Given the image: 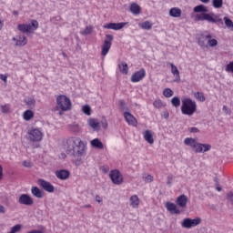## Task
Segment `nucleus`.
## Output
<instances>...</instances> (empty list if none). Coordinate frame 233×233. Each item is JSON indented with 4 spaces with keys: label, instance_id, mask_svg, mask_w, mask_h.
<instances>
[{
    "label": "nucleus",
    "instance_id": "1",
    "mask_svg": "<svg viewBox=\"0 0 233 233\" xmlns=\"http://www.w3.org/2000/svg\"><path fill=\"white\" fill-rule=\"evenodd\" d=\"M65 147L66 154L74 156L75 157H81L85 153V143L79 137L68 138Z\"/></svg>",
    "mask_w": 233,
    "mask_h": 233
},
{
    "label": "nucleus",
    "instance_id": "2",
    "mask_svg": "<svg viewBox=\"0 0 233 233\" xmlns=\"http://www.w3.org/2000/svg\"><path fill=\"white\" fill-rule=\"evenodd\" d=\"M181 112L184 116H194L198 112V104L191 98L182 100Z\"/></svg>",
    "mask_w": 233,
    "mask_h": 233
},
{
    "label": "nucleus",
    "instance_id": "3",
    "mask_svg": "<svg viewBox=\"0 0 233 233\" xmlns=\"http://www.w3.org/2000/svg\"><path fill=\"white\" fill-rule=\"evenodd\" d=\"M195 21H207L208 23H212L213 25H223V19L219 18L214 13L197 14L195 15Z\"/></svg>",
    "mask_w": 233,
    "mask_h": 233
},
{
    "label": "nucleus",
    "instance_id": "4",
    "mask_svg": "<svg viewBox=\"0 0 233 233\" xmlns=\"http://www.w3.org/2000/svg\"><path fill=\"white\" fill-rule=\"evenodd\" d=\"M56 104L62 112H66L72 108L70 98L65 95H60L56 97Z\"/></svg>",
    "mask_w": 233,
    "mask_h": 233
},
{
    "label": "nucleus",
    "instance_id": "5",
    "mask_svg": "<svg viewBox=\"0 0 233 233\" xmlns=\"http://www.w3.org/2000/svg\"><path fill=\"white\" fill-rule=\"evenodd\" d=\"M28 137L32 143H37L43 139V132L39 128H32L28 131Z\"/></svg>",
    "mask_w": 233,
    "mask_h": 233
},
{
    "label": "nucleus",
    "instance_id": "6",
    "mask_svg": "<svg viewBox=\"0 0 233 233\" xmlns=\"http://www.w3.org/2000/svg\"><path fill=\"white\" fill-rule=\"evenodd\" d=\"M112 41H114V35H106L104 44L102 45L101 56H106V54L110 52V48H112Z\"/></svg>",
    "mask_w": 233,
    "mask_h": 233
},
{
    "label": "nucleus",
    "instance_id": "7",
    "mask_svg": "<svg viewBox=\"0 0 233 233\" xmlns=\"http://www.w3.org/2000/svg\"><path fill=\"white\" fill-rule=\"evenodd\" d=\"M109 177L114 185H121V183H123V175H121V172L117 169L111 170Z\"/></svg>",
    "mask_w": 233,
    "mask_h": 233
},
{
    "label": "nucleus",
    "instance_id": "8",
    "mask_svg": "<svg viewBox=\"0 0 233 233\" xmlns=\"http://www.w3.org/2000/svg\"><path fill=\"white\" fill-rule=\"evenodd\" d=\"M208 39H212V35H204L201 34L197 37L198 44L202 47V48H208Z\"/></svg>",
    "mask_w": 233,
    "mask_h": 233
},
{
    "label": "nucleus",
    "instance_id": "9",
    "mask_svg": "<svg viewBox=\"0 0 233 233\" xmlns=\"http://www.w3.org/2000/svg\"><path fill=\"white\" fill-rule=\"evenodd\" d=\"M145 76H147V71H145V68H141L132 75L131 81L132 83H139V81L144 79Z\"/></svg>",
    "mask_w": 233,
    "mask_h": 233
},
{
    "label": "nucleus",
    "instance_id": "10",
    "mask_svg": "<svg viewBox=\"0 0 233 233\" xmlns=\"http://www.w3.org/2000/svg\"><path fill=\"white\" fill-rule=\"evenodd\" d=\"M37 183L42 188H44L46 190V192L52 193V192H54V190H56V187H54V185H52V183H50L43 178L38 179Z\"/></svg>",
    "mask_w": 233,
    "mask_h": 233
},
{
    "label": "nucleus",
    "instance_id": "11",
    "mask_svg": "<svg viewBox=\"0 0 233 233\" xmlns=\"http://www.w3.org/2000/svg\"><path fill=\"white\" fill-rule=\"evenodd\" d=\"M166 208L167 212H169L173 216H179V214H181V209L177 208V204H174L172 202H167Z\"/></svg>",
    "mask_w": 233,
    "mask_h": 233
},
{
    "label": "nucleus",
    "instance_id": "12",
    "mask_svg": "<svg viewBox=\"0 0 233 233\" xmlns=\"http://www.w3.org/2000/svg\"><path fill=\"white\" fill-rule=\"evenodd\" d=\"M187 203L188 197H187V195H180L176 199V205L179 207V208H187Z\"/></svg>",
    "mask_w": 233,
    "mask_h": 233
},
{
    "label": "nucleus",
    "instance_id": "13",
    "mask_svg": "<svg viewBox=\"0 0 233 233\" xmlns=\"http://www.w3.org/2000/svg\"><path fill=\"white\" fill-rule=\"evenodd\" d=\"M18 203H20V205H26L27 207H30L34 205V199L27 194H23L19 197Z\"/></svg>",
    "mask_w": 233,
    "mask_h": 233
},
{
    "label": "nucleus",
    "instance_id": "14",
    "mask_svg": "<svg viewBox=\"0 0 233 233\" xmlns=\"http://www.w3.org/2000/svg\"><path fill=\"white\" fill-rule=\"evenodd\" d=\"M211 148H212V146H210L209 144L197 143L196 147L193 150L197 154H199L201 152H208V150H210Z\"/></svg>",
    "mask_w": 233,
    "mask_h": 233
},
{
    "label": "nucleus",
    "instance_id": "15",
    "mask_svg": "<svg viewBox=\"0 0 233 233\" xmlns=\"http://www.w3.org/2000/svg\"><path fill=\"white\" fill-rule=\"evenodd\" d=\"M125 26H127V23H108L104 25V28H106L107 30H121L122 28H125Z\"/></svg>",
    "mask_w": 233,
    "mask_h": 233
},
{
    "label": "nucleus",
    "instance_id": "16",
    "mask_svg": "<svg viewBox=\"0 0 233 233\" xmlns=\"http://www.w3.org/2000/svg\"><path fill=\"white\" fill-rule=\"evenodd\" d=\"M124 117L128 125H131L132 127H137V119H136L135 116L129 112H125Z\"/></svg>",
    "mask_w": 233,
    "mask_h": 233
},
{
    "label": "nucleus",
    "instance_id": "17",
    "mask_svg": "<svg viewBox=\"0 0 233 233\" xmlns=\"http://www.w3.org/2000/svg\"><path fill=\"white\" fill-rule=\"evenodd\" d=\"M13 41H15V46H25L28 43V38L25 35H17Z\"/></svg>",
    "mask_w": 233,
    "mask_h": 233
},
{
    "label": "nucleus",
    "instance_id": "18",
    "mask_svg": "<svg viewBox=\"0 0 233 233\" xmlns=\"http://www.w3.org/2000/svg\"><path fill=\"white\" fill-rule=\"evenodd\" d=\"M56 177H58V179H68V177H70V171L66 170V169H61V170H57L56 171Z\"/></svg>",
    "mask_w": 233,
    "mask_h": 233
},
{
    "label": "nucleus",
    "instance_id": "19",
    "mask_svg": "<svg viewBox=\"0 0 233 233\" xmlns=\"http://www.w3.org/2000/svg\"><path fill=\"white\" fill-rule=\"evenodd\" d=\"M171 67V73L173 76H175L176 79L174 80L176 83H179L181 81V76H179V70L177 69V66H176L174 64L170 63Z\"/></svg>",
    "mask_w": 233,
    "mask_h": 233
},
{
    "label": "nucleus",
    "instance_id": "20",
    "mask_svg": "<svg viewBox=\"0 0 233 233\" xmlns=\"http://www.w3.org/2000/svg\"><path fill=\"white\" fill-rule=\"evenodd\" d=\"M90 145L93 148H97L98 150H103L105 148L103 142H101L99 138H95L91 140Z\"/></svg>",
    "mask_w": 233,
    "mask_h": 233
},
{
    "label": "nucleus",
    "instance_id": "21",
    "mask_svg": "<svg viewBox=\"0 0 233 233\" xmlns=\"http://www.w3.org/2000/svg\"><path fill=\"white\" fill-rule=\"evenodd\" d=\"M17 28L23 34H28V33L32 32V25H30L19 24L17 25Z\"/></svg>",
    "mask_w": 233,
    "mask_h": 233
},
{
    "label": "nucleus",
    "instance_id": "22",
    "mask_svg": "<svg viewBox=\"0 0 233 233\" xmlns=\"http://www.w3.org/2000/svg\"><path fill=\"white\" fill-rule=\"evenodd\" d=\"M193 11L195 14H205L208 13V7L204 5H198L194 7Z\"/></svg>",
    "mask_w": 233,
    "mask_h": 233
},
{
    "label": "nucleus",
    "instance_id": "23",
    "mask_svg": "<svg viewBox=\"0 0 233 233\" xmlns=\"http://www.w3.org/2000/svg\"><path fill=\"white\" fill-rule=\"evenodd\" d=\"M184 143L187 147H191V148H193L194 150L196 148V146L198 145V140L196 138L187 137L185 138Z\"/></svg>",
    "mask_w": 233,
    "mask_h": 233
},
{
    "label": "nucleus",
    "instance_id": "24",
    "mask_svg": "<svg viewBox=\"0 0 233 233\" xmlns=\"http://www.w3.org/2000/svg\"><path fill=\"white\" fill-rule=\"evenodd\" d=\"M129 10L134 15H139L141 14V6L136 3L131 4Z\"/></svg>",
    "mask_w": 233,
    "mask_h": 233
},
{
    "label": "nucleus",
    "instance_id": "25",
    "mask_svg": "<svg viewBox=\"0 0 233 233\" xmlns=\"http://www.w3.org/2000/svg\"><path fill=\"white\" fill-rule=\"evenodd\" d=\"M144 139L149 143V145H154V135L152 131L146 130L144 133Z\"/></svg>",
    "mask_w": 233,
    "mask_h": 233
},
{
    "label": "nucleus",
    "instance_id": "26",
    "mask_svg": "<svg viewBox=\"0 0 233 233\" xmlns=\"http://www.w3.org/2000/svg\"><path fill=\"white\" fill-rule=\"evenodd\" d=\"M182 11L178 7H172L169 10L170 17H181Z\"/></svg>",
    "mask_w": 233,
    "mask_h": 233
},
{
    "label": "nucleus",
    "instance_id": "27",
    "mask_svg": "<svg viewBox=\"0 0 233 233\" xmlns=\"http://www.w3.org/2000/svg\"><path fill=\"white\" fill-rule=\"evenodd\" d=\"M31 192L35 198H38L39 199L43 198V190L39 189L37 187H32Z\"/></svg>",
    "mask_w": 233,
    "mask_h": 233
},
{
    "label": "nucleus",
    "instance_id": "28",
    "mask_svg": "<svg viewBox=\"0 0 233 233\" xmlns=\"http://www.w3.org/2000/svg\"><path fill=\"white\" fill-rule=\"evenodd\" d=\"M25 103L27 105L29 110H34V108H35V100L34 97L25 98Z\"/></svg>",
    "mask_w": 233,
    "mask_h": 233
},
{
    "label": "nucleus",
    "instance_id": "29",
    "mask_svg": "<svg viewBox=\"0 0 233 233\" xmlns=\"http://www.w3.org/2000/svg\"><path fill=\"white\" fill-rule=\"evenodd\" d=\"M129 201L133 208H137V207H139V198L137 197V195H133L130 198Z\"/></svg>",
    "mask_w": 233,
    "mask_h": 233
},
{
    "label": "nucleus",
    "instance_id": "30",
    "mask_svg": "<svg viewBox=\"0 0 233 233\" xmlns=\"http://www.w3.org/2000/svg\"><path fill=\"white\" fill-rule=\"evenodd\" d=\"M23 117L25 121H30L31 119H34V111L27 109L24 112Z\"/></svg>",
    "mask_w": 233,
    "mask_h": 233
},
{
    "label": "nucleus",
    "instance_id": "31",
    "mask_svg": "<svg viewBox=\"0 0 233 233\" xmlns=\"http://www.w3.org/2000/svg\"><path fill=\"white\" fill-rule=\"evenodd\" d=\"M88 125L93 130H99V122L94 118L88 120Z\"/></svg>",
    "mask_w": 233,
    "mask_h": 233
},
{
    "label": "nucleus",
    "instance_id": "32",
    "mask_svg": "<svg viewBox=\"0 0 233 233\" xmlns=\"http://www.w3.org/2000/svg\"><path fill=\"white\" fill-rule=\"evenodd\" d=\"M119 70L121 74L127 76L128 74V65L126 62H122L121 65H119Z\"/></svg>",
    "mask_w": 233,
    "mask_h": 233
},
{
    "label": "nucleus",
    "instance_id": "33",
    "mask_svg": "<svg viewBox=\"0 0 233 233\" xmlns=\"http://www.w3.org/2000/svg\"><path fill=\"white\" fill-rule=\"evenodd\" d=\"M143 30H152V24L149 21L138 24Z\"/></svg>",
    "mask_w": 233,
    "mask_h": 233
},
{
    "label": "nucleus",
    "instance_id": "34",
    "mask_svg": "<svg viewBox=\"0 0 233 233\" xmlns=\"http://www.w3.org/2000/svg\"><path fill=\"white\" fill-rule=\"evenodd\" d=\"M194 97H196V99H198V101H200L201 103H204V101H207V97H205V94L201 92L195 93Z\"/></svg>",
    "mask_w": 233,
    "mask_h": 233
},
{
    "label": "nucleus",
    "instance_id": "35",
    "mask_svg": "<svg viewBox=\"0 0 233 233\" xmlns=\"http://www.w3.org/2000/svg\"><path fill=\"white\" fill-rule=\"evenodd\" d=\"M182 227L183 228H192V223H191V218H185L182 221Z\"/></svg>",
    "mask_w": 233,
    "mask_h": 233
},
{
    "label": "nucleus",
    "instance_id": "36",
    "mask_svg": "<svg viewBox=\"0 0 233 233\" xmlns=\"http://www.w3.org/2000/svg\"><path fill=\"white\" fill-rule=\"evenodd\" d=\"M171 105H173V106L177 108L178 106H181V99H179V97H177V96L173 97L171 99Z\"/></svg>",
    "mask_w": 233,
    "mask_h": 233
},
{
    "label": "nucleus",
    "instance_id": "37",
    "mask_svg": "<svg viewBox=\"0 0 233 233\" xmlns=\"http://www.w3.org/2000/svg\"><path fill=\"white\" fill-rule=\"evenodd\" d=\"M82 112H84L86 116H90L92 114V108L88 105L83 106Z\"/></svg>",
    "mask_w": 233,
    "mask_h": 233
},
{
    "label": "nucleus",
    "instance_id": "38",
    "mask_svg": "<svg viewBox=\"0 0 233 233\" xmlns=\"http://www.w3.org/2000/svg\"><path fill=\"white\" fill-rule=\"evenodd\" d=\"M212 5L214 8H222L223 7V0H213Z\"/></svg>",
    "mask_w": 233,
    "mask_h": 233
},
{
    "label": "nucleus",
    "instance_id": "39",
    "mask_svg": "<svg viewBox=\"0 0 233 233\" xmlns=\"http://www.w3.org/2000/svg\"><path fill=\"white\" fill-rule=\"evenodd\" d=\"M224 22H225L226 26H228V28H230L231 30H233V22L230 18L225 16Z\"/></svg>",
    "mask_w": 233,
    "mask_h": 233
},
{
    "label": "nucleus",
    "instance_id": "40",
    "mask_svg": "<svg viewBox=\"0 0 233 233\" xmlns=\"http://www.w3.org/2000/svg\"><path fill=\"white\" fill-rule=\"evenodd\" d=\"M163 96H165V97H172V96H174V91L170 88H166L163 91Z\"/></svg>",
    "mask_w": 233,
    "mask_h": 233
},
{
    "label": "nucleus",
    "instance_id": "41",
    "mask_svg": "<svg viewBox=\"0 0 233 233\" xmlns=\"http://www.w3.org/2000/svg\"><path fill=\"white\" fill-rule=\"evenodd\" d=\"M208 46H211V48H214V46H218V40L216 39H212V38H208Z\"/></svg>",
    "mask_w": 233,
    "mask_h": 233
},
{
    "label": "nucleus",
    "instance_id": "42",
    "mask_svg": "<svg viewBox=\"0 0 233 233\" xmlns=\"http://www.w3.org/2000/svg\"><path fill=\"white\" fill-rule=\"evenodd\" d=\"M143 179H145L146 183H152L154 181V177L152 175H143Z\"/></svg>",
    "mask_w": 233,
    "mask_h": 233
},
{
    "label": "nucleus",
    "instance_id": "43",
    "mask_svg": "<svg viewBox=\"0 0 233 233\" xmlns=\"http://www.w3.org/2000/svg\"><path fill=\"white\" fill-rule=\"evenodd\" d=\"M2 114H8L10 112V106L9 105H2L0 106Z\"/></svg>",
    "mask_w": 233,
    "mask_h": 233
},
{
    "label": "nucleus",
    "instance_id": "44",
    "mask_svg": "<svg viewBox=\"0 0 233 233\" xmlns=\"http://www.w3.org/2000/svg\"><path fill=\"white\" fill-rule=\"evenodd\" d=\"M200 224H201V218H197L194 219L191 218V228L198 227V225H200Z\"/></svg>",
    "mask_w": 233,
    "mask_h": 233
},
{
    "label": "nucleus",
    "instance_id": "45",
    "mask_svg": "<svg viewBox=\"0 0 233 233\" xmlns=\"http://www.w3.org/2000/svg\"><path fill=\"white\" fill-rule=\"evenodd\" d=\"M30 26H32V32H34V30L39 28V22H37V20H32Z\"/></svg>",
    "mask_w": 233,
    "mask_h": 233
},
{
    "label": "nucleus",
    "instance_id": "46",
    "mask_svg": "<svg viewBox=\"0 0 233 233\" xmlns=\"http://www.w3.org/2000/svg\"><path fill=\"white\" fill-rule=\"evenodd\" d=\"M81 34L82 35H88V34H92V26H86Z\"/></svg>",
    "mask_w": 233,
    "mask_h": 233
},
{
    "label": "nucleus",
    "instance_id": "47",
    "mask_svg": "<svg viewBox=\"0 0 233 233\" xmlns=\"http://www.w3.org/2000/svg\"><path fill=\"white\" fill-rule=\"evenodd\" d=\"M23 167H25V168H32V167H34V165H32V162L28 161V160H25L22 163Z\"/></svg>",
    "mask_w": 233,
    "mask_h": 233
},
{
    "label": "nucleus",
    "instance_id": "48",
    "mask_svg": "<svg viewBox=\"0 0 233 233\" xmlns=\"http://www.w3.org/2000/svg\"><path fill=\"white\" fill-rule=\"evenodd\" d=\"M153 105L156 108H161V106H163V102L161 100H155Z\"/></svg>",
    "mask_w": 233,
    "mask_h": 233
},
{
    "label": "nucleus",
    "instance_id": "49",
    "mask_svg": "<svg viewBox=\"0 0 233 233\" xmlns=\"http://www.w3.org/2000/svg\"><path fill=\"white\" fill-rule=\"evenodd\" d=\"M227 199L231 205H233V192L230 191L227 194Z\"/></svg>",
    "mask_w": 233,
    "mask_h": 233
},
{
    "label": "nucleus",
    "instance_id": "50",
    "mask_svg": "<svg viewBox=\"0 0 233 233\" xmlns=\"http://www.w3.org/2000/svg\"><path fill=\"white\" fill-rule=\"evenodd\" d=\"M226 71L233 73V62H230L229 64L227 65Z\"/></svg>",
    "mask_w": 233,
    "mask_h": 233
},
{
    "label": "nucleus",
    "instance_id": "51",
    "mask_svg": "<svg viewBox=\"0 0 233 233\" xmlns=\"http://www.w3.org/2000/svg\"><path fill=\"white\" fill-rule=\"evenodd\" d=\"M173 179H174V176H172V175L167 176V185H168L170 187V185H172Z\"/></svg>",
    "mask_w": 233,
    "mask_h": 233
},
{
    "label": "nucleus",
    "instance_id": "52",
    "mask_svg": "<svg viewBox=\"0 0 233 233\" xmlns=\"http://www.w3.org/2000/svg\"><path fill=\"white\" fill-rule=\"evenodd\" d=\"M101 123H102L103 128H108V122H106V118H103Z\"/></svg>",
    "mask_w": 233,
    "mask_h": 233
},
{
    "label": "nucleus",
    "instance_id": "53",
    "mask_svg": "<svg viewBox=\"0 0 233 233\" xmlns=\"http://www.w3.org/2000/svg\"><path fill=\"white\" fill-rule=\"evenodd\" d=\"M189 132L191 134H198V132H199V129L198 127H190Z\"/></svg>",
    "mask_w": 233,
    "mask_h": 233
},
{
    "label": "nucleus",
    "instance_id": "54",
    "mask_svg": "<svg viewBox=\"0 0 233 233\" xmlns=\"http://www.w3.org/2000/svg\"><path fill=\"white\" fill-rule=\"evenodd\" d=\"M5 213H6V208L3 205H0V214H5Z\"/></svg>",
    "mask_w": 233,
    "mask_h": 233
},
{
    "label": "nucleus",
    "instance_id": "55",
    "mask_svg": "<svg viewBox=\"0 0 233 233\" xmlns=\"http://www.w3.org/2000/svg\"><path fill=\"white\" fill-rule=\"evenodd\" d=\"M96 201L97 203H103V198L99 195H96Z\"/></svg>",
    "mask_w": 233,
    "mask_h": 233
},
{
    "label": "nucleus",
    "instance_id": "56",
    "mask_svg": "<svg viewBox=\"0 0 233 233\" xmlns=\"http://www.w3.org/2000/svg\"><path fill=\"white\" fill-rule=\"evenodd\" d=\"M0 79H2V81H5V83H6L7 76L5 75H0Z\"/></svg>",
    "mask_w": 233,
    "mask_h": 233
},
{
    "label": "nucleus",
    "instance_id": "57",
    "mask_svg": "<svg viewBox=\"0 0 233 233\" xmlns=\"http://www.w3.org/2000/svg\"><path fill=\"white\" fill-rule=\"evenodd\" d=\"M3 179V166L0 165V181Z\"/></svg>",
    "mask_w": 233,
    "mask_h": 233
},
{
    "label": "nucleus",
    "instance_id": "58",
    "mask_svg": "<svg viewBox=\"0 0 233 233\" xmlns=\"http://www.w3.org/2000/svg\"><path fill=\"white\" fill-rule=\"evenodd\" d=\"M125 100H120V107L125 109Z\"/></svg>",
    "mask_w": 233,
    "mask_h": 233
},
{
    "label": "nucleus",
    "instance_id": "59",
    "mask_svg": "<svg viewBox=\"0 0 233 233\" xmlns=\"http://www.w3.org/2000/svg\"><path fill=\"white\" fill-rule=\"evenodd\" d=\"M214 181L216 182V187H219V178L217 177L214 178Z\"/></svg>",
    "mask_w": 233,
    "mask_h": 233
},
{
    "label": "nucleus",
    "instance_id": "60",
    "mask_svg": "<svg viewBox=\"0 0 233 233\" xmlns=\"http://www.w3.org/2000/svg\"><path fill=\"white\" fill-rule=\"evenodd\" d=\"M92 207V205L88 204V205H85L82 207V208H90Z\"/></svg>",
    "mask_w": 233,
    "mask_h": 233
},
{
    "label": "nucleus",
    "instance_id": "61",
    "mask_svg": "<svg viewBox=\"0 0 233 233\" xmlns=\"http://www.w3.org/2000/svg\"><path fill=\"white\" fill-rule=\"evenodd\" d=\"M3 23H4V21H3V20H0V30L3 29Z\"/></svg>",
    "mask_w": 233,
    "mask_h": 233
},
{
    "label": "nucleus",
    "instance_id": "62",
    "mask_svg": "<svg viewBox=\"0 0 233 233\" xmlns=\"http://www.w3.org/2000/svg\"><path fill=\"white\" fill-rule=\"evenodd\" d=\"M201 3H205V4H208V3H210V0H200Z\"/></svg>",
    "mask_w": 233,
    "mask_h": 233
},
{
    "label": "nucleus",
    "instance_id": "63",
    "mask_svg": "<svg viewBox=\"0 0 233 233\" xmlns=\"http://www.w3.org/2000/svg\"><path fill=\"white\" fill-rule=\"evenodd\" d=\"M216 189L218 190V192H221V187L217 186Z\"/></svg>",
    "mask_w": 233,
    "mask_h": 233
},
{
    "label": "nucleus",
    "instance_id": "64",
    "mask_svg": "<svg viewBox=\"0 0 233 233\" xmlns=\"http://www.w3.org/2000/svg\"><path fill=\"white\" fill-rule=\"evenodd\" d=\"M13 14H14L15 15H19V12H18V11H13Z\"/></svg>",
    "mask_w": 233,
    "mask_h": 233
}]
</instances>
